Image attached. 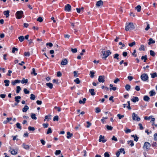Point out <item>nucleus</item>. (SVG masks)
<instances>
[{
	"mask_svg": "<svg viewBox=\"0 0 157 157\" xmlns=\"http://www.w3.org/2000/svg\"><path fill=\"white\" fill-rule=\"evenodd\" d=\"M101 55L103 56L102 57V58L104 59H105L106 58L111 54V52L109 50L105 51L104 49H101Z\"/></svg>",
	"mask_w": 157,
	"mask_h": 157,
	"instance_id": "1",
	"label": "nucleus"
},
{
	"mask_svg": "<svg viewBox=\"0 0 157 157\" xmlns=\"http://www.w3.org/2000/svg\"><path fill=\"white\" fill-rule=\"evenodd\" d=\"M135 28L134 26L132 23H127L126 24L125 29L126 31L132 30Z\"/></svg>",
	"mask_w": 157,
	"mask_h": 157,
	"instance_id": "2",
	"label": "nucleus"
},
{
	"mask_svg": "<svg viewBox=\"0 0 157 157\" xmlns=\"http://www.w3.org/2000/svg\"><path fill=\"white\" fill-rule=\"evenodd\" d=\"M150 147V144L148 142H146L144 143L143 146V149L145 151H148L149 150Z\"/></svg>",
	"mask_w": 157,
	"mask_h": 157,
	"instance_id": "3",
	"label": "nucleus"
},
{
	"mask_svg": "<svg viewBox=\"0 0 157 157\" xmlns=\"http://www.w3.org/2000/svg\"><path fill=\"white\" fill-rule=\"evenodd\" d=\"M132 117L133 120L136 121H139L140 120V117L138 116L137 114L135 113H132Z\"/></svg>",
	"mask_w": 157,
	"mask_h": 157,
	"instance_id": "4",
	"label": "nucleus"
},
{
	"mask_svg": "<svg viewBox=\"0 0 157 157\" xmlns=\"http://www.w3.org/2000/svg\"><path fill=\"white\" fill-rule=\"evenodd\" d=\"M23 13V12L22 11H17L16 13V18L17 19H21L22 17Z\"/></svg>",
	"mask_w": 157,
	"mask_h": 157,
	"instance_id": "5",
	"label": "nucleus"
},
{
	"mask_svg": "<svg viewBox=\"0 0 157 157\" xmlns=\"http://www.w3.org/2000/svg\"><path fill=\"white\" fill-rule=\"evenodd\" d=\"M140 77L141 80L143 81H146L148 79V76L145 73L142 74L141 75Z\"/></svg>",
	"mask_w": 157,
	"mask_h": 157,
	"instance_id": "6",
	"label": "nucleus"
},
{
	"mask_svg": "<svg viewBox=\"0 0 157 157\" xmlns=\"http://www.w3.org/2000/svg\"><path fill=\"white\" fill-rule=\"evenodd\" d=\"M105 77L104 75H100L98 77V81L100 82L103 83L105 82Z\"/></svg>",
	"mask_w": 157,
	"mask_h": 157,
	"instance_id": "7",
	"label": "nucleus"
},
{
	"mask_svg": "<svg viewBox=\"0 0 157 157\" xmlns=\"http://www.w3.org/2000/svg\"><path fill=\"white\" fill-rule=\"evenodd\" d=\"M71 6L69 4H67L65 6L64 10L65 11L67 12H70L71 11Z\"/></svg>",
	"mask_w": 157,
	"mask_h": 157,
	"instance_id": "8",
	"label": "nucleus"
},
{
	"mask_svg": "<svg viewBox=\"0 0 157 157\" xmlns=\"http://www.w3.org/2000/svg\"><path fill=\"white\" fill-rule=\"evenodd\" d=\"M68 61L67 59H62L61 62V64L62 65H65L67 63Z\"/></svg>",
	"mask_w": 157,
	"mask_h": 157,
	"instance_id": "9",
	"label": "nucleus"
},
{
	"mask_svg": "<svg viewBox=\"0 0 157 157\" xmlns=\"http://www.w3.org/2000/svg\"><path fill=\"white\" fill-rule=\"evenodd\" d=\"M103 2L102 0H100L97 2L96 5L97 6L99 7L103 5Z\"/></svg>",
	"mask_w": 157,
	"mask_h": 157,
	"instance_id": "10",
	"label": "nucleus"
},
{
	"mask_svg": "<svg viewBox=\"0 0 157 157\" xmlns=\"http://www.w3.org/2000/svg\"><path fill=\"white\" fill-rule=\"evenodd\" d=\"M22 147L24 148V149L29 150L30 148V146L25 143H23L22 145Z\"/></svg>",
	"mask_w": 157,
	"mask_h": 157,
	"instance_id": "11",
	"label": "nucleus"
},
{
	"mask_svg": "<svg viewBox=\"0 0 157 157\" xmlns=\"http://www.w3.org/2000/svg\"><path fill=\"white\" fill-rule=\"evenodd\" d=\"M15 101L17 103H18L20 101V100L21 99V97L20 96H17L15 97Z\"/></svg>",
	"mask_w": 157,
	"mask_h": 157,
	"instance_id": "12",
	"label": "nucleus"
},
{
	"mask_svg": "<svg viewBox=\"0 0 157 157\" xmlns=\"http://www.w3.org/2000/svg\"><path fill=\"white\" fill-rule=\"evenodd\" d=\"M21 82V81L19 80H15L14 81H12L11 82L13 86L15 85L17 83H19Z\"/></svg>",
	"mask_w": 157,
	"mask_h": 157,
	"instance_id": "13",
	"label": "nucleus"
},
{
	"mask_svg": "<svg viewBox=\"0 0 157 157\" xmlns=\"http://www.w3.org/2000/svg\"><path fill=\"white\" fill-rule=\"evenodd\" d=\"M131 100L133 102H136V101H139V98L138 97H133V98L131 99Z\"/></svg>",
	"mask_w": 157,
	"mask_h": 157,
	"instance_id": "14",
	"label": "nucleus"
},
{
	"mask_svg": "<svg viewBox=\"0 0 157 157\" xmlns=\"http://www.w3.org/2000/svg\"><path fill=\"white\" fill-rule=\"evenodd\" d=\"M10 11L9 10L5 11L3 12L4 15L6 16V17H8L9 16Z\"/></svg>",
	"mask_w": 157,
	"mask_h": 157,
	"instance_id": "15",
	"label": "nucleus"
},
{
	"mask_svg": "<svg viewBox=\"0 0 157 157\" xmlns=\"http://www.w3.org/2000/svg\"><path fill=\"white\" fill-rule=\"evenodd\" d=\"M29 109V107L27 105H25L22 109V111L24 112H26Z\"/></svg>",
	"mask_w": 157,
	"mask_h": 157,
	"instance_id": "16",
	"label": "nucleus"
},
{
	"mask_svg": "<svg viewBox=\"0 0 157 157\" xmlns=\"http://www.w3.org/2000/svg\"><path fill=\"white\" fill-rule=\"evenodd\" d=\"M94 90L93 89H90L89 90V92L91 94L92 96L94 95L95 94V93L94 92Z\"/></svg>",
	"mask_w": 157,
	"mask_h": 157,
	"instance_id": "17",
	"label": "nucleus"
},
{
	"mask_svg": "<svg viewBox=\"0 0 157 157\" xmlns=\"http://www.w3.org/2000/svg\"><path fill=\"white\" fill-rule=\"evenodd\" d=\"M148 41V44L149 45H150L151 44H154L155 42V41L153 40L152 38H150L149 39Z\"/></svg>",
	"mask_w": 157,
	"mask_h": 157,
	"instance_id": "18",
	"label": "nucleus"
},
{
	"mask_svg": "<svg viewBox=\"0 0 157 157\" xmlns=\"http://www.w3.org/2000/svg\"><path fill=\"white\" fill-rule=\"evenodd\" d=\"M143 99L145 101H148L150 100V98L148 96L145 95Z\"/></svg>",
	"mask_w": 157,
	"mask_h": 157,
	"instance_id": "19",
	"label": "nucleus"
},
{
	"mask_svg": "<svg viewBox=\"0 0 157 157\" xmlns=\"http://www.w3.org/2000/svg\"><path fill=\"white\" fill-rule=\"evenodd\" d=\"M149 94L151 96H152L155 94V92L154 90H152L149 92Z\"/></svg>",
	"mask_w": 157,
	"mask_h": 157,
	"instance_id": "20",
	"label": "nucleus"
},
{
	"mask_svg": "<svg viewBox=\"0 0 157 157\" xmlns=\"http://www.w3.org/2000/svg\"><path fill=\"white\" fill-rule=\"evenodd\" d=\"M67 139H70L73 136V134L72 133H70L69 132H67Z\"/></svg>",
	"mask_w": 157,
	"mask_h": 157,
	"instance_id": "21",
	"label": "nucleus"
},
{
	"mask_svg": "<svg viewBox=\"0 0 157 157\" xmlns=\"http://www.w3.org/2000/svg\"><path fill=\"white\" fill-rule=\"evenodd\" d=\"M150 75L151 76V77L152 78H154L155 77H157V74L156 72H154L153 73H151Z\"/></svg>",
	"mask_w": 157,
	"mask_h": 157,
	"instance_id": "22",
	"label": "nucleus"
},
{
	"mask_svg": "<svg viewBox=\"0 0 157 157\" xmlns=\"http://www.w3.org/2000/svg\"><path fill=\"white\" fill-rule=\"evenodd\" d=\"M18 39L20 42H22L24 39V37L23 36H21L18 37Z\"/></svg>",
	"mask_w": 157,
	"mask_h": 157,
	"instance_id": "23",
	"label": "nucleus"
},
{
	"mask_svg": "<svg viewBox=\"0 0 157 157\" xmlns=\"http://www.w3.org/2000/svg\"><path fill=\"white\" fill-rule=\"evenodd\" d=\"M46 86L51 89L53 88V85L51 83H48L46 84Z\"/></svg>",
	"mask_w": 157,
	"mask_h": 157,
	"instance_id": "24",
	"label": "nucleus"
},
{
	"mask_svg": "<svg viewBox=\"0 0 157 157\" xmlns=\"http://www.w3.org/2000/svg\"><path fill=\"white\" fill-rule=\"evenodd\" d=\"M125 89L127 91H129L130 90L131 88V86L127 84L125 86Z\"/></svg>",
	"mask_w": 157,
	"mask_h": 157,
	"instance_id": "25",
	"label": "nucleus"
},
{
	"mask_svg": "<svg viewBox=\"0 0 157 157\" xmlns=\"http://www.w3.org/2000/svg\"><path fill=\"white\" fill-rule=\"evenodd\" d=\"M128 144H129L131 147L133 146L134 145L133 142L132 140H130L128 141Z\"/></svg>",
	"mask_w": 157,
	"mask_h": 157,
	"instance_id": "26",
	"label": "nucleus"
},
{
	"mask_svg": "<svg viewBox=\"0 0 157 157\" xmlns=\"http://www.w3.org/2000/svg\"><path fill=\"white\" fill-rule=\"evenodd\" d=\"M28 79H25L24 78H23L21 82L22 84L27 83L28 82Z\"/></svg>",
	"mask_w": 157,
	"mask_h": 157,
	"instance_id": "27",
	"label": "nucleus"
},
{
	"mask_svg": "<svg viewBox=\"0 0 157 157\" xmlns=\"http://www.w3.org/2000/svg\"><path fill=\"white\" fill-rule=\"evenodd\" d=\"M4 82L5 83V86H9V83L10 82V81L8 80H5L4 81Z\"/></svg>",
	"mask_w": 157,
	"mask_h": 157,
	"instance_id": "28",
	"label": "nucleus"
},
{
	"mask_svg": "<svg viewBox=\"0 0 157 157\" xmlns=\"http://www.w3.org/2000/svg\"><path fill=\"white\" fill-rule=\"evenodd\" d=\"M10 153L13 155H16L17 153V151H15L14 150L11 151Z\"/></svg>",
	"mask_w": 157,
	"mask_h": 157,
	"instance_id": "29",
	"label": "nucleus"
},
{
	"mask_svg": "<svg viewBox=\"0 0 157 157\" xmlns=\"http://www.w3.org/2000/svg\"><path fill=\"white\" fill-rule=\"evenodd\" d=\"M31 117L33 119L36 120L37 119L36 115L33 113H32L31 114Z\"/></svg>",
	"mask_w": 157,
	"mask_h": 157,
	"instance_id": "30",
	"label": "nucleus"
},
{
	"mask_svg": "<svg viewBox=\"0 0 157 157\" xmlns=\"http://www.w3.org/2000/svg\"><path fill=\"white\" fill-rule=\"evenodd\" d=\"M86 98H84L83 99L82 101L79 100V103L80 104H82V103L84 104L86 102Z\"/></svg>",
	"mask_w": 157,
	"mask_h": 157,
	"instance_id": "31",
	"label": "nucleus"
},
{
	"mask_svg": "<svg viewBox=\"0 0 157 157\" xmlns=\"http://www.w3.org/2000/svg\"><path fill=\"white\" fill-rule=\"evenodd\" d=\"M139 50L140 51H144L145 49H144V46L143 45H141L139 48Z\"/></svg>",
	"mask_w": 157,
	"mask_h": 157,
	"instance_id": "32",
	"label": "nucleus"
},
{
	"mask_svg": "<svg viewBox=\"0 0 157 157\" xmlns=\"http://www.w3.org/2000/svg\"><path fill=\"white\" fill-rule=\"evenodd\" d=\"M141 6L140 5L137 6L136 7V9L137 10L138 12H140L141 10Z\"/></svg>",
	"mask_w": 157,
	"mask_h": 157,
	"instance_id": "33",
	"label": "nucleus"
},
{
	"mask_svg": "<svg viewBox=\"0 0 157 157\" xmlns=\"http://www.w3.org/2000/svg\"><path fill=\"white\" fill-rule=\"evenodd\" d=\"M94 71H90V77L91 78H93L94 77Z\"/></svg>",
	"mask_w": 157,
	"mask_h": 157,
	"instance_id": "34",
	"label": "nucleus"
},
{
	"mask_svg": "<svg viewBox=\"0 0 157 157\" xmlns=\"http://www.w3.org/2000/svg\"><path fill=\"white\" fill-rule=\"evenodd\" d=\"M36 97L33 94H31L30 95V98L32 100H34L35 99Z\"/></svg>",
	"mask_w": 157,
	"mask_h": 157,
	"instance_id": "35",
	"label": "nucleus"
},
{
	"mask_svg": "<svg viewBox=\"0 0 157 157\" xmlns=\"http://www.w3.org/2000/svg\"><path fill=\"white\" fill-rule=\"evenodd\" d=\"M142 60H144V62H146V60L147 59V56H142L141 58Z\"/></svg>",
	"mask_w": 157,
	"mask_h": 157,
	"instance_id": "36",
	"label": "nucleus"
},
{
	"mask_svg": "<svg viewBox=\"0 0 157 157\" xmlns=\"http://www.w3.org/2000/svg\"><path fill=\"white\" fill-rule=\"evenodd\" d=\"M31 74H33L35 76L37 75V73L36 72L34 68L32 69V71L31 72Z\"/></svg>",
	"mask_w": 157,
	"mask_h": 157,
	"instance_id": "37",
	"label": "nucleus"
},
{
	"mask_svg": "<svg viewBox=\"0 0 157 157\" xmlns=\"http://www.w3.org/2000/svg\"><path fill=\"white\" fill-rule=\"evenodd\" d=\"M21 89L20 87L19 86H18L17 87L16 92L17 93H19V92L21 90Z\"/></svg>",
	"mask_w": 157,
	"mask_h": 157,
	"instance_id": "38",
	"label": "nucleus"
},
{
	"mask_svg": "<svg viewBox=\"0 0 157 157\" xmlns=\"http://www.w3.org/2000/svg\"><path fill=\"white\" fill-rule=\"evenodd\" d=\"M150 55L152 56H154L155 55V53L152 50H150Z\"/></svg>",
	"mask_w": 157,
	"mask_h": 157,
	"instance_id": "39",
	"label": "nucleus"
},
{
	"mask_svg": "<svg viewBox=\"0 0 157 157\" xmlns=\"http://www.w3.org/2000/svg\"><path fill=\"white\" fill-rule=\"evenodd\" d=\"M28 129L29 130L32 131H33L35 130V128L34 127H31L30 126L29 127Z\"/></svg>",
	"mask_w": 157,
	"mask_h": 157,
	"instance_id": "40",
	"label": "nucleus"
},
{
	"mask_svg": "<svg viewBox=\"0 0 157 157\" xmlns=\"http://www.w3.org/2000/svg\"><path fill=\"white\" fill-rule=\"evenodd\" d=\"M16 127L18 128H19L20 129H21V124L20 123H17L16 124Z\"/></svg>",
	"mask_w": 157,
	"mask_h": 157,
	"instance_id": "41",
	"label": "nucleus"
},
{
	"mask_svg": "<svg viewBox=\"0 0 157 157\" xmlns=\"http://www.w3.org/2000/svg\"><path fill=\"white\" fill-rule=\"evenodd\" d=\"M135 44H136V42L134 41L131 43L129 44L128 45L131 47H132L133 46L135 45Z\"/></svg>",
	"mask_w": 157,
	"mask_h": 157,
	"instance_id": "42",
	"label": "nucleus"
},
{
	"mask_svg": "<svg viewBox=\"0 0 157 157\" xmlns=\"http://www.w3.org/2000/svg\"><path fill=\"white\" fill-rule=\"evenodd\" d=\"M132 137H133L134 138V140L136 142L138 141V138L136 136H135L134 135H132L131 136Z\"/></svg>",
	"mask_w": 157,
	"mask_h": 157,
	"instance_id": "43",
	"label": "nucleus"
},
{
	"mask_svg": "<svg viewBox=\"0 0 157 157\" xmlns=\"http://www.w3.org/2000/svg\"><path fill=\"white\" fill-rule=\"evenodd\" d=\"M74 81L77 84H79L80 83V81L78 78H77L74 80Z\"/></svg>",
	"mask_w": 157,
	"mask_h": 157,
	"instance_id": "44",
	"label": "nucleus"
},
{
	"mask_svg": "<svg viewBox=\"0 0 157 157\" xmlns=\"http://www.w3.org/2000/svg\"><path fill=\"white\" fill-rule=\"evenodd\" d=\"M104 139V136H102V135H100L99 136V141L101 142L102 141V140Z\"/></svg>",
	"mask_w": 157,
	"mask_h": 157,
	"instance_id": "45",
	"label": "nucleus"
},
{
	"mask_svg": "<svg viewBox=\"0 0 157 157\" xmlns=\"http://www.w3.org/2000/svg\"><path fill=\"white\" fill-rule=\"evenodd\" d=\"M101 111L100 109L98 107L95 108V112L96 113H98Z\"/></svg>",
	"mask_w": 157,
	"mask_h": 157,
	"instance_id": "46",
	"label": "nucleus"
},
{
	"mask_svg": "<svg viewBox=\"0 0 157 157\" xmlns=\"http://www.w3.org/2000/svg\"><path fill=\"white\" fill-rule=\"evenodd\" d=\"M119 44L120 45H121L122 46L120 48L121 49H123V48L125 46V45L124 44H123L121 42H119Z\"/></svg>",
	"mask_w": 157,
	"mask_h": 157,
	"instance_id": "47",
	"label": "nucleus"
},
{
	"mask_svg": "<svg viewBox=\"0 0 157 157\" xmlns=\"http://www.w3.org/2000/svg\"><path fill=\"white\" fill-rule=\"evenodd\" d=\"M119 152H120L121 153H122V152H123V154H125V151L124 148H121L119 149Z\"/></svg>",
	"mask_w": 157,
	"mask_h": 157,
	"instance_id": "48",
	"label": "nucleus"
},
{
	"mask_svg": "<svg viewBox=\"0 0 157 157\" xmlns=\"http://www.w3.org/2000/svg\"><path fill=\"white\" fill-rule=\"evenodd\" d=\"M119 56V54H118L117 53H116V54H115L114 55V59H119V57H118Z\"/></svg>",
	"mask_w": 157,
	"mask_h": 157,
	"instance_id": "49",
	"label": "nucleus"
},
{
	"mask_svg": "<svg viewBox=\"0 0 157 157\" xmlns=\"http://www.w3.org/2000/svg\"><path fill=\"white\" fill-rule=\"evenodd\" d=\"M106 128L108 130H112L113 128V127L111 126L108 125H106Z\"/></svg>",
	"mask_w": 157,
	"mask_h": 157,
	"instance_id": "50",
	"label": "nucleus"
},
{
	"mask_svg": "<svg viewBox=\"0 0 157 157\" xmlns=\"http://www.w3.org/2000/svg\"><path fill=\"white\" fill-rule=\"evenodd\" d=\"M52 82L53 83H56L57 84H59V82L57 79H54L52 80Z\"/></svg>",
	"mask_w": 157,
	"mask_h": 157,
	"instance_id": "51",
	"label": "nucleus"
},
{
	"mask_svg": "<svg viewBox=\"0 0 157 157\" xmlns=\"http://www.w3.org/2000/svg\"><path fill=\"white\" fill-rule=\"evenodd\" d=\"M37 21H39V22H41L42 21L43 19L41 17H40L38 18L37 19Z\"/></svg>",
	"mask_w": 157,
	"mask_h": 157,
	"instance_id": "52",
	"label": "nucleus"
},
{
	"mask_svg": "<svg viewBox=\"0 0 157 157\" xmlns=\"http://www.w3.org/2000/svg\"><path fill=\"white\" fill-rule=\"evenodd\" d=\"M24 92L25 94H29V91L26 88L24 89Z\"/></svg>",
	"mask_w": 157,
	"mask_h": 157,
	"instance_id": "53",
	"label": "nucleus"
},
{
	"mask_svg": "<svg viewBox=\"0 0 157 157\" xmlns=\"http://www.w3.org/2000/svg\"><path fill=\"white\" fill-rule=\"evenodd\" d=\"M71 52L73 53H76L77 52V49L76 48H72L71 49Z\"/></svg>",
	"mask_w": 157,
	"mask_h": 157,
	"instance_id": "54",
	"label": "nucleus"
},
{
	"mask_svg": "<svg viewBox=\"0 0 157 157\" xmlns=\"http://www.w3.org/2000/svg\"><path fill=\"white\" fill-rule=\"evenodd\" d=\"M111 139L112 140H114L116 142L118 140L117 138L114 136H113Z\"/></svg>",
	"mask_w": 157,
	"mask_h": 157,
	"instance_id": "55",
	"label": "nucleus"
},
{
	"mask_svg": "<svg viewBox=\"0 0 157 157\" xmlns=\"http://www.w3.org/2000/svg\"><path fill=\"white\" fill-rule=\"evenodd\" d=\"M61 152V151L60 150H56L55 152V154L56 155H59L60 153Z\"/></svg>",
	"mask_w": 157,
	"mask_h": 157,
	"instance_id": "56",
	"label": "nucleus"
},
{
	"mask_svg": "<svg viewBox=\"0 0 157 157\" xmlns=\"http://www.w3.org/2000/svg\"><path fill=\"white\" fill-rule=\"evenodd\" d=\"M24 56H30V53L29 52H25Z\"/></svg>",
	"mask_w": 157,
	"mask_h": 157,
	"instance_id": "57",
	"label": "nucleus"
},
{
	"mask_svg": "<svg viewBox=\"0 0 157 157\" xmlns=\"http://www.w3.org/2000/svg\"><path fill=\"white\" fill-rule=\"evenodd\" d=\"M86 123L87 124V125L86 126V127L87 128H89L91 125V124L88 121H87Z\"/></svg>",
	"mask_w": 157,
	"mask_h": 157,
	"instance_id": "58",
	"label": "nucleus"
},
{
	"mask_svg": "<svg viewBox=\"0 0 157 157\" xmlns=\"http://www.w3.org/2000/svg\"><path fill=\"white\" fill-rule=\"evenodd\" d=\"M58 116H55L53 118V121H58Z\"/></svg>",
	"mask_w": 157,
	"mask_h": 157,
	"instance_id": "59",
	"label": "nucleus"
},
{
	"mask_svg": "<svg viewBox=\"0 0 157 157\" xmlns=\"http://www.w3.org/2000/svg\"><path fill=\"white\" fill-rule=\"evenodd\" d=\"M52 132V131L50 128H49L48 129V130L47 132V134H49V133H51Z\"/></svg>",
	"mask_w": 157,
	"mask_h": 157,
	"instance_id": "60",
	"label": "nucleus"
},
{
	"mask_svg": "<svg viewBox=\"0 0 157 157\" xmlns=\"http://www.w3.org/2000/svg\"><path fill=\"white\" fill-rule=\"evenodd\" d=\"M138 125L140 126V130H142L144 129V128L143 127V126H142V124L141 123H139L138 124Z\"/></svg>",
	"mask_w": 157,
	"mask_h": 157,
	"instance_id": "61",
	"label": "nucleus"
},
{
	"mask_svg": "<svg viewBox=\"0 0 157 157\" xmlns=\"http://www.w3.org/2000/svg\"><path fill=\"white\" fill-rule=\"evenodd\" d=\"M117 116L118 117L119 119H121L122 118L124 117V116L123 115H121L120 114H118L117 115Z\"/></svg>",
	"mask_w": 157,
	"mask_h": 157,
	"instance_id": "62",
	"label": "nucleus"
},
{
	"mask_svg": "<svg viewBox=\"0 0 157 157\" xmlns=\"http://www.w3.org/2000/svg\"><path fill=\"white\" fill-rule=\"evenodd\" d=\"M105 157H109V155L108 152H106L104 153Z\"/></svg>",
	"mask_w": 157,
	"mask_h": 157,
	"instance_id": "63",
	"label": "nucleus"
},
{
	"mask_svg": "<svg viewBox=\"0 0 157 157\" xmlns=\"http://www.w3.org/2000/svg\"><path fill=\"white\" fill-rule=\"evenodd\" d=\"M154 140H157V133L154 134Z\"/></svg>",
	"mask_w": 157,
	"mask_h": 157,
	"instance_id": "64",
	"label": "nucleus"
}]
</instances>
